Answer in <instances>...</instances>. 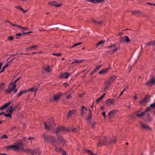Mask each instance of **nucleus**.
I'll return each instance as SVG.
<instances>
[{
  "label": "nucleus",
  "instance_id": "obj_1",
  "mask_svg": "<svg viewBox=\"0 0 155 155\" xmlns=\"http://www.w3.org/2000/svg\"><path fill=\"white\" fill-rule=\"evenodd\" d=\"M42 137L44 140L47 142L53 143H55L56 141L55 138L54 136L48 135L45 133H44L42 134Z\"/></svg>",
  "mask_w": 155,
  "mask_h": 155
},
{
  "label": "nucleus",
  "instance_id": "obj_2",
  "mask_svg": "<svg viewBox=\"0 0 155 155\" xmlns=\"http://www.w3.org/2000/svg\"><path fill=\"white\" fill-rule=\"evenodd\" d=\"M45 128L48 130L52 129L53 127L55 126L53 119L51 118L48 120L47 122H44Z\"/></svg>",
  "mask_w": 155,
  "mask_h": 155
},
{
  "label": "nucleus",
  "instance_id": "obj_3",
  "mask_svg": "<svg viewBox=\"0 0 155 155\" xmlns=\"http://www.w3.org/2000/svg\"><path fill=\"white\" fill-rule=\"evenodd\" d=\"M23 146V144L21 142H19L18 143V145H12L8 146L6 147V148L8 149H12L16 150H18L20 147H21Z\"/></svg>",
  "mask_w": 155,
  "mask_h": 155
},
{
  "label": "nucleus",
  "instance_id": "obj_4",
  "mask_svg": "<svg viewBox=\"0 0 155 155\" xmlns=\"http://www.w3.org/2000/svg\"><path fill=\"white\" fill-rule=\"evenodd\" d=\"M155 84V78L153 76L152 77L149 79L146 83V85L149 87H151L153 85Z\"/></svg>",
  "mask_w": 155,
  "mask_h": 155
},
{
  "label": "nucleus",
  "instance_id": "obj_5",
  "mask_svg": "<svg viewBox=\"0 0 155 155\" xmlns=\"http://www.w3.org/2000/svg\"><path fill=\"white\" fill-rule=\"evenodd\" d=\"M107 139L105 137H101L100 139L99 143L97 144V146H101L104 144H106Z\"/></svg>",
  "mask_w": 155,
  "mask_h": 155
},
{
  "label": "nucleus",
  "instance_id": "obj_6",
  "mask_svg": "<svg viewBox=\"0 0 155 155\" xmlns=\"http://www.w3.org/2000/svg\"><path fill=\"white\" fill-rule=\"evenodd\" d=\"M130 39L127 36H125L123 37H121L120 38L119 41L120 42L124 43L125 42H128L130 41Z\"/></svg>",
  "mask_w": 155,
  "mask_h": 155
},
{
  "label": "nucleus",
  "instance_id": "obj_7",
  "mask_svg": "<svg viewBox=\"0 0 155 155\" xmlns=\"http://www.w3.org/2000/svg\"><path fill=\"white\" fill-rule=\"evenodd\" d=\"M48 4L51 5L59 7L62 5V4H58V3L55 1H52L50 2H48Z\"/></svg>",
  "mask_w": 155,
  "mask_h": 155
},
{
  "label": "nucleus",
  "instance_id": "obj_8",
  "mask_svg": "<svg viewBox=\"0 0 155 155\" xmlns=\"http://www.w3.org/2000/svg\"><path fill=\"white\" fill-rule=\"evenodd\" d=\"M71 75V74L70 73L64 72L61 74V75L60 76V77L61 78H67L69 77V76Z\"/></svg>",
  "mask_w": 155,
  "mask_h": 155
},
{
  "label": "nucleus",
  "instance_id": "obj_9",
  "mask_svg": "<svg viewBox=\"0 0 155 155\" xmlns=\"http://www.w3.org/2000/svg\"><path fill=\"white\" fill-rule=\"evenodd\" d=\"M141 127L142 128L144 129L145 130H150L151 129V128L147 124L144 123H140Z\"/></svg>",
  "mask_w": 155,
  "mask_h": 155
},
{
  "label": "nucleus",
  "instance_id": "obj_10",
  "mask_svg": "<svg viewBox=\"0 0 155 155\" xmlns=\"http://www.w3.org/2000/svg\"><path fill=\"white\" fill-rule=\"evenodd\" d=\"M149 97L147 96H146L145 97L140 101V103L143 105H145L148 102V99Z\"/></svg>",
  "mask_w": 155,
  "mask_h": 155
},
{
  "label": "nucleus",
  "instance_id": "obj_11",
  "mask_svg": "<svg viewBox=\"0 0 155 155\" xmlns=\"http://www.w3.org/2000/svg\"><path fill=\"white\" fill-rule=\"evenodd\" d=\"M65 130V128L63 126H60L58 127L56 130L55 132L57 135L58 134V133L60 132H61Z\"/></svg>",
  "mask_w": 155,
  "mask_h": 155
},
{
  "label": "nucleus",
  "instance_id": "obj_12",
  "mask_svg": "<svg viewBox=\"0 0 155 155\" xmlns=\"http://www.w3.org/2000/svg\"><path fill=\"white\" fill-rule=\"evenodd\" d=\"M11 103V101H8L2 107H0V109L3 110L4 108L7 107Z\"/></svg>",
  "mask_w": 155,
  "mask_h": 155
},
{
  "label": "nucleus",
  "instance_id": "obj_13",
  "mask_svg": "<svg viewBox=\"0 0 155 155\" xmlns=\"http://www.w3.org/2000/svg\"><path fill=\"white\" fill-rule=\"evenodd\" d=\"M76 111L74 110H69V113L68 114L67 117L68 118L71 117L73 114H75Z\"/></svg>",
  "mask_w": 155,
  "mask_h": 155
},
{
  "label": "nucleus",
  "instance_id": "obj_14",
  "mask_svg": "<svg viewBox=\"0 0 155 155\" xmlns=\"http://www.w3.org/2000/svg\"><path fill=\"white\" fill-rule=\"evenodd\" d=\"M111 83L110 82V81H108V80L106 81L105 83V86L104 89V91L108 89L109 86Z\"/></svg>",
  "mask_w": 155,
  "mask_h": 155
},
{
  "label": "nucleus",
  "instance_id": "obj_15",
  "mask_svg": "<svg viewBox=\"0 0 155 155\" xmlns=\"http://www.w3.org/2000/svg\"><path fill=\"white\" fill-rule=\"evenodd\" d=\"M61 93L59 92L58 94H56L54 95V99L55 101L58 100L60 97L61 95Z\"/></svg>",
  "mask_w": 155,
  "mask_h": 155
},
{
  "label": "nucleus",
  "instance_id": "obj_16",
  "mask_svg": "<svg viewBox=\"0 0 155 155\" xmlns=\"http://www.w3.org/2000/svg\"><path fill=\"white\" fill-rule=\"evenodd\" d=\"M39 46L37 45H33L31 46H30L28 47L26 49L27 51H28L29 50H31V49H35L37 48H38Z\"/></svg>",
  "mask_w": 155,
  "mask_h": 155
},
{
  "label": "nucleus",
  "instance_id": "obj_17",
  "mask_svg": "<svg viewBox=\"0 0 155 155\" xmlns=\"http://www.w3.org/2000/svg\"><path fill=\"white\" fill-rule=\"evenodd\" d=\"M114 101V99H108L106 101V104L107 105H110L113 103Z\"/></svg>",
  "mask_w": 155,
  "mask_h": 155
},
{
  "label": "nucleus",
  "instance_id": "obj_18",
  "mask_svg": "<svg viewBox=\"0 0 155 155\" xmlns=\"http://www.w3.org/2000/svg\"><path fill=\"white\" fill-rule=\"evenodd\" d=\"M5 87V83L2 82L0 85V93L2 92Z\"/></svg>",
  "mask_w": 155,
  "mask_h": 155
},
{
  "label": "nucleus",
  "instance_id": "obj_19",
  "mask_svg": "<svg viewBox=\"0 0 155 155\" xmlns=\"http://www.w3.org/2000/svg\"><path fill=\"white\" fill-rule=\"evenodd\" d=\"M109 69V67L106 68L102 69L101 71L99 72V74H102L103 73H106L107 72Z\"/></svg>",
  "mask_w": 155,
  "mask_h": 155
},
{
  "label": "nucleus",
  "instance_id": "obj_20",
  "mask_svg": "<svg viewBox=\"0 0 155 155\" xmlns=\"http://www.w3.org/2000/svg\"><path fill=\"white\" fill-rule=\"evenodd\" d=\"M87 110V109L85 108L84 107L82 106L81 110V115L83 116L85 113V111H86Z\"/></svg>",
  "mask_w": 155,
  "mask_h": 155
},
{
  "label": "nucleus",
  "instance_id": "obj_21",
  "mask_svg": "<svg viewBox=\"0 0 155 155\" xmlns=\"http://www.w3.org/2000/svg\"><path fill=\"white\" fill-rule=\"evenodd\" d=\"M116 113V111L115 110H112L109 112L108 113V116L109 118H110V117L114 115Z\"/></svg>",
  "mask_w": 155,
  "mask_h": 155
},
{
  "label": "nucleus",
  "instance_id": "obj_22",
  "mask_svg": "<svg viewBox=\"0 0 155 155\" xmlns=\"http://www.w3.org/2000/svg\"><path fill=\"white\" fill-rule=\"evenodd\" d=\"M54 149L56 151L61 152V151H63V149L62 148L57 147L55 145H54Z\"/></svg>",
  "mask_w": 155,
  "mask_h": 155
},
{
  "label": "nucleus",
  "instance_id": "obj_23",
  "mask_svg": "<svg viewBox=\"0 0 155 155\" xmlns=\"http://www.w3.org/2000/svg\"><path fill=\"white\" fill-rule=\"evenodd\" d=\"M16 86L17 85L16 84H13V83L12 84H10L9 86V87L11 88L12 90L13 91L15 90Z\"/></svg>",
  "mask_w": 155,
  "mask_h": 155
},
{
  "label": "nucleus",
  "instance_id": "obj_24",
  "mask_svg": "<svg viewBox=\"0 0 155 155\" xmlns=\"http://www.w3.org/2000/svg\"><path fill=\"white\" fill-rule=\"evenodd\" d=\"M83 60H76L74 61L71 63V64H75V65H76L77 64H80L81 62L83 61Z\"/></svg>",
  "mask_w": 155,
  "mask_h": 155
},
{
  "label": "nucleus",
  "instance_id": "obj_25",
  "mask_svg": "<svg viewBox=\"0 0 155 155\" xmlns=\"http://www.w3.org/2000/svg\"><path fill=\"white\" fill-rule=\"evenodd\" d=\"M152 119L150 116V114L148 113L147 114L146 120L148 122H150L152 121Z\"/></svg>",
  "mask_w": 155,
  "mask_h": 155
},
{
  "label": "nucleus",
  "instance_id": "obj_26",
  "mask_svg": "<svg viewBox=\"0 0 155 155\" xmlns=\"http://www.w3.org/2000/svg\"><path fill=\"white\" fill-rule=\"evenodd\" d=\"M150 45H155V41H154L149 42L147 43L146 45V46H149Z\"/></svg>",
  "mask_w": 155,
  "mask_h": 155
},
{
  "label": "nucleus",
  "instance_id": "obj_27",
  "mask_svg": "<svg viewBox=\"0 0 155 155\" xmlns=\"http://www.w3.org/2000/svg\"><path fill=\"white\" fill-rule=\"evenodd\" d=\"M131 12L133 14L135 15L140 14L141 13V12L139 10H136L135 11H132Z\"/></svg>",
  "mask_w": 155,
  "mask_h": 155
},
{
  "label": "nucleus",
  "instance_id": "obj_28",
  "mask_svg": "<svg viewBox=\"0 0 155 155\" xmlns=\"http://www.w3.org/2000/svg\"><path fill=\"white\" fill-rule=\"evenodd\" d=\"M116 76L114 75H113L108 80L109 81H110L111 83H112L113 81H114L115 79L116 78Z\"/></svg>",
  "mask_w": 155,
  "mask_h": 155
},
{
  "label": "nucleus",
  "instance_id": "obj_29",
  "mask_svg": "<svg viewBox=\"0 0 155 155\" xmlns=\"http://www.w3.org/2000/svg\"><path fill=\"white\" fill-rule=\"evenodd\" d=\"M92 117V113H90L87 119V123L89 124L91 123V119Z\"/></svg>",
  "mask_w": 155,
  "mask_h": 155
},
{
  "label": "nucleus",
  "instance_id": "obj_30",
  "mask_svg": "<svg viewBox=\"0 0 155 155\" xmlns=\"http://www.w3.org/2000/svg\"><path fill=\"white\" fill-rule=\"evenodd\" d=\"M104 42H105V41H103V40L101 41H100V42H98L96 44V48H98L99 45H100L102 44H104Z\"/></svg>",
  "mask_w": 155,
  "mask_h": 155
},
{
  "label": "nucleus",
  "instance_id": "obj_31",
  "mask_svg": "<svg viewBox=\"0 0 155 155\" xmlns=\"http://www.w3.org/2000/svg\"><path fill=\"white\" fill-rule=\"evenodd\" d=\"M24 151L26 152H29L31 153L32 155H34V151L30 149H27V150H24Z\"/></svg>",
  "mask_w": 155,
  "mask_h": 155
},
{
  "label": "nucleus",
  "instance_id": "obj_32",
  "mask_svg": "<svg viewBox=\"0 0 155 155\" xmlns=\"http://www.w3.org/2000/svg\"><path fill=\"white\" fill-rule=\"evenodd\" d=\"M14 110L13 107V105H12L10 107V109L9 110V112L10 114H12L13 111Z\"/></svg>",
  "mask_w": 155,
  "mask_h": 155
},
{
  "label": "nucleus",
  "instance_id": "obj_33",
  "mask_svg": "<svg viewBox=\"0 0 155 155\" xmlns=\"http://www.w3.org/2000/svg\"><path fill=\"white\" fill-rule=\"evenodd\" d=\"M86 152L90 155H97L95 154H94L93 152L89 150H86Z\"/></svg>",
  "mask_w": 155,
  "mask_h": 155
},
{
  "label": "nucleus",
  "instance_id": "obj_34",
  "mask_svg": "<svg viewBox=\"0 0 155 155\" xmlns=\"http://www.w3.org/2000/svg\"><path fill=\"white\" fill-rule=\"evenodd\" d=\"M37 90L38 89L34 87H33L31 88L28 89V91H31L32 92H36L37 91Z\"/></svg>",
  "mask_w": 155,
  "mask_h": 155
},
{
  "label": "nucleus",
  "instance_id": "obj_35",
  "mask_svg": "<svg viewBox=\"0 0 155 155\" xmlns=\"http://www.w3.org/2000/svg\"><path fill=\"white\" fill-rule=\"evenodd\" d=\"M81 42H79V43H76V44H75L74 45H72V46H71V47H69V48L71 49V48H73L75 47H76V46H77L78 45H80L81 44Z\"/></svg>",
  "mask_w": 155,
  "mask_h": 155
},
{
  "label": "nucleus",
  "instance_id": "obj_36",
  "mask_svg": "<svg viewBox=\"0 0 155 155\" xmlns=\"http://www.w3.org/2000/svg\"><path fill=\"white\" fill-rule=\"evenodd\" d=\"M16 27H18L19 28H20L21 29H24V30H27L28 29V28L26 27H24L21 26L17 25H16Z\"/></svg>",
  "mask_w": 155,
  "mask_h": 155
},
{
  "label": "nucleus",
  "instance_id": "obj_37",
  "mask_svg": "<svg viewBox=\"0 0 155 155\" xmlns=\"http://www.w3.org/2000/svg\"><path fill=\"white\" fill-rule=\"evenodd\" d=\"M12 91H13L12 90L11 88L9 87L8 89H7V90H6L5 91V92L8 94H9L11 92H12Z\"/></svg>",
  "mask_w": 155,
  "mask_h": 155
},
{
  "label": "nucleus",
  "instance_id": "obj_38",
  "mask_svg": "<svg viewBox=\"0 0 155 155\" xmlns=\"http://www.w3.org/2000/svg\"><path fill=\"white\" fill-rule=\"evenodd\" d=\"M8 66V64H7L5 66H4L3 67L2 70L1 71H0V73L3 72L5 71V68L7 67Z\"/></svg>",
  "mask_w": 155,
  "mask_h": 155
},
{
  "label": "nucleus",
  "instance_id": "obj_39",
  "mask_svg": "<svg viewBox=\"0 0 155 155\" xmlns=\"http://www.w3.org/2000/svg\"><path fill=\"white\" fill-rule=\"evenodd\" d=\"M45 69L48 72H50L51 69L49 66H48L47 68H45Z\"/></svg>",
  "mask_w": 155,
  "mask_h": 155
},
{
  "label": "nucleus",
  "instance_id": "obj_40",
  "mask_svg": "<svg viewBox=\"0 0 155 155\" xmlns=\"http://www.w3.org/2000/svg\"><path fill=\"white\" fill-rule=\"evenodd\" d=\"M11 114L10 113H7V114H5L4 116L5 117H12V116Z\"/></svg>",
  "mask_w": 155,
  "mask_h": 155
},
{
  "label": "nucleus",
  "instance_id": "obj_41",
  "mask_svg": "<svg viewBox=\"0 0 155 155\" xmlns=\"http://www.w3.org/2000/svg\"><path fill=\"white\" fill-rule=\"evenodd\" d=\"M52 54L53 55L56 56H61V53H53Z\"/></svg>",
  "mask_w": 155,
  "mask_h": 155
},
{
  "label": "nucleus",
  "instance_id": "obj_42",
  "mask_svg": "<svg viewBox=\"0 0 155 155\" xmlns=\"http://www.w3.org/2000/svg\"><path fill=\"white\" fill-rule=\"evenodd\" d=\"M60 142L61 143L63 146H64L66 145V142L63 139Z\"/></svg>",
  "mask_w": 155,
  "mask_h": 155
},
{
  "label": "nucleus",
  "instance_id": "obj_43",
  "mask_svg": "<svg viewBox=\"0 0 155 155\" xmlns=\"http://www.w3.org/2000/svg\"><path fill=\"white\" fill-rule=\"evenodd\" d=\"M120 48V47H119L118 48H116L115 49H114L111 51L110 54L114 53L115 51H117Z\"/></svg>",
  "mask_w": 155,
  "mask_h": 155
},
{
  "label": "nucleus",
  "instance_id": "obj_44",
  "mask_svg": "<svg viewBox=\"0 0 155 155\" xmlns=\"http://www.w3.org/2000/svg\"><path fill=\"white\" fill-rule=\"evenodd\" d=\"M102 66V65L101 64L100 65H97L96 67L95 68V69L96 70V71H97V70H99V69H100L101 67Z\"/></svg>",
  "mask_w": 155,
  "mask_h": 155
},
{
  "label": "nucleus",
  "instance_id": "obj_45",
  "mask_svg": "<svg viewBox=\"0 0 155 155\" xmlns=\"http://www.w3.org/2000/svg\"><path fill=\"white\" fill-rule=\"evenodd\" d=\"M93 21L95 24H97L99 25H101L102 22L101 21H96L95 20H93Z\"/></svg>",
  "mask_w": 155,
  "mask_h": 155
},
{
  "label": "nucleus",
  "instance_id": "obj_46",
  "mask_svg": "<svg viewBox=\"0 0 155 155\" xmlns=\"http://www.w3.org/2000/svg\"><path fill=\"white\" fill-rule=\"evenodd\" d=\"M57 135L58 136V139L60 141H61L63 139L61 136L59 135H58V134Z\"/></svg>",
  "mask_w": 155,
  "mask_h": 155
},
{
  "label": "nucleus",
  "instance_id": "obj_47",
  "mask_svg": "<svg viewBox=\"0 0 155 155\" xmlns=\"http://www.w3.org/2000/svg\"><path fill=\"white\" fill-rule=\"evenodd\" d=\"M116 141V139L115 138H114V139H113L110 140V143H111L112 142L113 143H115Z\"/></svg>",
  "mask_w": 155,
  "mask_h": 155
},
{
  "label": "nucleus",
  "instance_id": "obj_48",
  "mask_svg": "<svg viewBox=\"0 0 155 155\" xmlns=\"http://www.w3.org/2000/svg\"><path fill=\"white\" fill-rule=\"evenodd\" d=\"M6 22L8 23L10 25H12V26L16 27V25H17L14 24L10 22V21H6Z\"/></svg>",
  "mask_w": 155,
  "mask_h": 155
},
{
  "label": "nucleus",
  "instance_id": "obj_49",
  "mask_svg": "<svg viewBox=\"0 0 155 155\" xmlns=\"http://www.w3.org/2000/svg\"><path fill=\"white\" fill-rule=\"evenodd\" d=\"M24 94L23 92L22 91H20L19 94H18L17 96V97H18L21 96L23 94Z\"/></svg>",
  "mask_w": 155,
  "mask_h": 155
},
{
  "label": "nucleus",
  "instance_id": "obj_50",
  "mask_svg": "<svg viewBox=\"0 0 155 155\" xmlns=\"http://www.w3.org/2000/svg\"><path fill=\"white\" fill-rule=\"evenodd\" d=\"M13 38H14V37L12 36L8 37V39L9 41H12V40H13Z\"/></svg>",
  "mask_w": 155,
  "mask_h": 155
},
{
  "label": "nucleus",
  "instance_id": "obj_51",
  "mask_svg": "<svg viewBox=\"0 0 155 155\" xmlns=\"http://www.w3.org/2000/svg\"><path fill=\"white\" fill-rule=\"evenodd\" d=\"M21 78V77H19L18 79H16L14 82H13V84H16V83L18 81V80H19Z\"/></svg>",
  "mask_w": 155,
  "mask_h": 155
},
{
  "label": "nucleus",
  "instance_id": "obj_52",
  "mask_svg": "<svg viewBox=\"0 0 155 155\" xmlns=\"http://www.w3.org/2000/svg\"><path fill=\"white\" fill-rule=\"evenodd\" d=\"M60 153H62V155H68V154H66V152L63 150V151H61Z\"/></svg>",
  "mask_w": 155,
  "mask_h": 155
},
{
  "label": "nucleus",
  "instance_id": "obj_53",
  "mask_svg": "<svg viewBox=\"0 0 155 155\" xmlns=\"http://www.w3.org/2000/svg\"><path fill=\"white\" fill-rule=\"evenodd\" d=\"M15 7L16 8H17L21 10H23V8H21V7H20V6H16Z\"/></svg>",
  "mask_w": 155,
  "mask_h": 155
},
{
  "label": "nucleus",
  "instance_id": "obj_54",
  "mask_svg": "<svg viewBox=\"0 0 155 155\" xmlns=\"http://www.w3.org/2000/svg\"><path fill=\"white\" fill-rule=\"evenodd\" d=\"M72 131L74 132H76L77 131V130L76 128H74L72 129Z\"/></svg>",
  "mask_w": 155,
  "mask_h": 155
},
{
  "label": "nucleus",
  "instance_id": "obj_55",
  "mask_svg": "<svg viewBox=\"0 0 155 155\" xmlns=\"http://www.w3.org/2000/svg\"><path fill=\"white\" fill-rule=\"evenodd\" d=\"M8 138V137L7 136L5 135V134H4L3 136H2V139H3V138Z\"/></svg>",
  "mask_w": 155,
  "mask_h": 155
},
{
  "label": "nucleus",
  "instance_id": "obj_56",
  "mask_svg": "<svg viewBox=\"0 0 155 155\" xmlns=\"http://www.w3.org/2000/svg\"><path fill=\"white\" fill-rule=\"evenodd\" d=\"M116 45L115 44H113V45H112L110 46H108L107 47V48H109L112 47H114Z\"/></svg>",
  "mask_w": 155,
  "mask_h": 155
},
{
  "label": "nucleus",
  "instance_id": "obj_57",
  "mask_svg": "<svg viewBox=\"0 0 155 155\" xmlns=\"http://www.w3.org/2000/svg\"><path fill=\"white\" fill-rule=\"evenodd\" d=\"M125 88H124V89L123 90V91H122L120 93V96H121V95H122L123 94V93L124 92V91L125 90Z\"/></svg>",
  "mask_w": 155,
  "mask_h": 155
},
{
  "label": "nucleus",
  "instance_id": "obj_58",
  "mask_svg": "<svg viewBox=\"0 0 155 155\" xmlns=\"http://www.w3.org/2000/svg\"><path fill=\"white\" fill-rule=\"evenodd\" d=\"M102 99L100 97L99 98H98L96 101V102L97 103L98 102H99L100 101H101V100Z\"/></svg>",
  "mask_w": 155,
  "mask_h": 155
},
{
  "label": "nucleus",
  "instance_id": "obj_59",
  "mask_svg": "<svg viewBox=\"0 0 155 155\" xmlns=\"http://www.w3.org/2000/svg\"><path fill=\"white\" fill-rule=\"evenodd\" d=\"M95 3H98L101 2V1L100 0H95Z\"/></svg>",
  "mask_w": 155,
  "mask_h": 155
},
{
  "label": "nucleus",
  "instance_id": "obj_60",
  "mask_svg": "<svg viewBox=\"0 0 155 155\" xmlns=\"http://www.w3.org/2000/svg\"><path fill=\"white\" fill-rule=\"evenodd\" d=\"M102 115L104 116V118H105V117H106V115L105 113V112H103L102 113Z\"/></svg>",
  "mask_w": 155,
  "mask_h": 155
},
{
  "label": "nucleus",
  "instance_id": "obj_61",
  "mask_svg": "<svg viewBox=\"0 0 155 155\" xmlns=\"http://www.w3.org/2000/svg\"><path fill=\"white\" fill-rule=\"evenodd\" d=\"M105 94L104 93L100 97L102 99L103 98V97H104L105 96Z\"/></svg>",
  "mask_w": 155,
  "mask_h": 155
},
{
  "label": "nucleus",
  "instance_id": "obj_62",
  "mask_svg": "<svg viewBox=\"0 0 155 155\" xmlns=\"http://www.w3.org/2000/svg\"><path fill=\"white\" fill-rule=\"evenodd\" d=\"M96 71L95 69L94 70H92L91 71V74H93Z\"/></svg>",
  "mask_w": 155,
  "mask_h": 155
},
{
  "label": "nucleus",
  "instance_id": "obj_63",
  "mask_svg": "<svg viewBox=\"0 0 155 155\" xmlns=\"http://www.w3.org/2000/svg\"><path fill=\"white\" fill-rule=\"evenodd\" d=\"M84 93H83L79 94V97H82L84 95Z\"/></svg>",
  "mask_w": 155,
  "mask_h": 155
},
{
  "label": "nucleus",
  "instance_id": "obj_64",
  "mask_svg": "<svg viewBox=\"0 0 155 155\" xmlns=\"http://www.w3.org/2000/svg\"><path fill=\"white\" fill-rule=\"evenodd\" d=\"M18 105H16L15 106H14V107H13V108H14V110H15V109H16L18 108Z\"/></svg>",
  "mask_w": 155,
  "mask_h": 155
}]
</instances>
